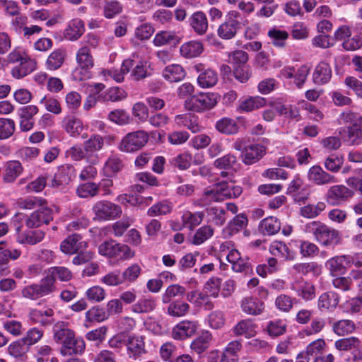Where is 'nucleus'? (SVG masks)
Masks as SVG:
<instances>
[{
    "label": "nucleus",
    "mask_w": 362,
    "mask_h": 362,
    "mask_svg": "<svg viewBox=\"0 0 362 362\" xmlns=\"http://www.w3.org/2000/svg\"><path fill=\"white\" fill-rule=\"evenodd\" d=\"M240 13L236 11H230L226 21L221 24L218 28V36L225 40L233 38L240 28Z\"/></svg>",
    "instance_id": "nucleus-11"
},
{
    "label": "nucleus",
    "mask_w": 362,
    "mask_h": 362,
    "mask_svg": "<svg viewBox=\"0 0 362 362\" xmlns=\"http://www.w3.org/2000/svg\"><path fill=\"white\" fill-rule=\"evenodd\" d=\"M346 255L335 256L327 261L325 267L332 276L344 274L346 272Z\"/></svg>",
    "instance_id": "nucleus-23"
},
{
    "label": "nucleus",
    "mask_w": 362,
    "mask_h": 362,
    "mask_svg": "<svg viewBox=\"0 0 362 362\" xmlns=\"http://www.w3.org/2000/svg\"><path fill=\"white\" fill-rule=\"evenodd\" d=\"M270 252L274 255H281L287 260H293L295 253L283 242H274L270 247Z\"/></svg>",
    "instance_id": "nucleus-48"
},
{
    "label": "nucleus",
    "mask_w": 362,
    "mask_h": 362,
    "mask_svg": "<svg viewBox=\"0 0 362 362\" xmlns=\"http://www.w3.org/2000/svg\"><path fill=\"white\" fill-rule=\"evenodd\" d=\"M163 76L170 83L179 82L185 78V71L180 64H171L164 69Z\"/></svg>",
    "instance_id": "nucleus-30"
},
{
    "label": "nucleus",
    "mask_w": 362,
    "mask_h": 362,
    "mask_svg": "<svg viewBox=\"0 0 362 362\" xmlns=\"http://www.w3.org/2000/svg\"><path fill=\"white\" fill-rule=\"evenodd\" d=\"M185 293V287L179 284H172L166 288L164 293L162 295V302L164 304L170 303L173 298L177 296H182Z\"/></svg>",
    "instance_id": "nucleus-46"
},
{
    "label": "nucleus",
    "mask_w": 362,
    "mask_h": 362,
    "mask_svg": "<svg viewBox=\"0 0 362 362\" xmlns=\"http://www.w3.org/2000/svg\"><path fill=\"white\" fill-rule=\"evenodd\" d=\"M54 341L65 346L73 339L75 335L74 330L69 327V323L64 321H58L53 325L52 327Z\"/></svg>",
    "instance_id": "nucleus-15"
},
{
    "label": "nucleus",
    "mask_w": 362,
    "mask_h": 362,
    "mask_svg": "<svg viewBox=\"0 0 362 362\" xmlns=\"http://www.w3.org/2000/svg\"><path fill=\"white\" fill-rule=\"evenodd\" d=\"M197 82L202 88L213 87L218 82V75L215 71L206 69L199 74Z\"/></svg>",
    "instance_id": "nucleus-43"
},
{
    "label": "nucleus",
    "mask_w": 362,
    "mask_h": 362,
    "mask_svg": "<svg viewBox=\"0 0 362 362\" xmlns=\"http://www.w3.org/2000/svg\"><path fill=\"white\" fill-rule=\"evenodd\" d=\"M204 216V214L202 211L192 213L189 211H186L182 216V226L193 230L202 223Z\"/></svg>",
    "instance_id": "nucleus-39"
},
{
    "label": "nucleus",
    "mask_w": 362,
    "mask_h": 362,
    "mask_svg": "<svg viewBox=\"0 0 362 362\" xmlns=\"http://www.w3.org/2000/svg\"><path fill=\"white\" fill-rule=\"evenodd\" d=\"M30 349L24 340L21 338L9 344L8 353L15 358H26V354Z\"/></svg>",
    "instance_id": "nucleus-34"
},
{
    "label": "nucleus",
    "mask_w": 362,
    "mask_h": 362,
    "mask_svg": "<svg viewBox=\"0 0 362 362\" xmlns=\"http://www.w3.org/2000/svg\"><path fill=\"white\" fill-rule=\"evenodd\" d=\"M62 127L64 130L72 137H77L81 135L83 139L88 138V134L82 132L84 126L82 121L75 116H66L62 121Z\"/></svg>",
    "instance_id": "nucleus-18"
},
{
    "label": "nucleus",
    "mask_w": 362,
    "mask_h": 362,
    "mask_svg": "<svg viewBox=\"0 0 362 362\" xmlns=\"http://www.w3.org/2000/svg\"><path fill=\"white\" fill-rule=\"evenodd\" d=\"M290 288L305 300H310L315 297V288L310 282L296 280L291 284Z\"/></svg>",
    "instance_id": "nucleus-20"
},
{
    "label": "nucleus",
    "mask_w": 362,
    "mask_h": 362,
    "mask_svg": "<svg viewBox=\"0 0 362 362\" xmlns=\"http://www.w3.org/2000/svg\"><path fill=\"white\" fill-rule=\"evenodd\" d=\"M40 103L45 106L47 111L54 115H59L62 111L59 101L53 97L44 96Z\"/></svg>",
    "instance_id": "nucleus-57"
},
{
    "label": "nucleus",
    "mask_w": 362,
    "mask_h": 362,
    "mask_svg": "<svg viewBox=\"0 0 362 362\" xmlns=\"http://www.w3.org/2000/svg\"><path fill=\"white\" fill-rule=\"evenodd\" d=\"M3 328L6 332L15 337L21 336L24 332L22 322L16 320L4 321Z\"/></svg>",
    "instance_id": "nucleus-50"
},
{
    "label": "nucleus",
    "mask_w": 362,
    "mask_h": 362,
    "mask_svg": "<svg viewBox=\"0 0 362 362\" xmlns=\"http://www.w3.org/2000/svg\"><path fill=\"white\" fill-rule=\"evenodd\" d=\"M122 11V5L116 0L109 1L104 6L103 13L107 18H112Z\"/></svg>",
    "instance_id": "nucleus-63"
},
{
    "label": "nucleus",
    "mask_w": 362,
    "mask_h": 362,
    "mask_svg": "<svg viewBox=\"0 0 362 362\" xmlns=\"http://www.w3.org/2000/svg\"><path fill=\"white\" fill-rule=\"evenodd\" d=\"M308 179L318 186L326 185L337 182L336 177L325 171L320 165L312 166L308 173Z\"/></svg>",
    "instance_id": "nucleus-16"
},
{
    "label": "nucleus",
    "mask_w": 362,
    "mask_h": 362,
    "mask_svg": "<svg viewBox=\"0 0 362 362\" xmlns=\"http://www.w3.org/2000/svg\"><path fill=\"white\" fill-rule=\"evenodd\" d=\"M66 52L63 49H57L53 51L46 61L47 69L55 71L59 69L64 62Z\"/></svg>",
    "instance_id": "nucleus-35"
},
{
    "label": "nucleus",
    "mask_w": 362,
    "mask_h": 362,
    "mask_svg": "<svg viewBox=\"0 0 362 362\" xmlns=\"http://www.w3.org/2000/svg\"><path fill=\"white\" fill-rule=\"evenodd\" d=\"M341 119L346 124L344 139L349 144L359 145L362 142V115L352 112H343Z\"/></svg>",
    "instance_id": "nucleus-2"
},
{
    "label": "nucleus",
    "mask_w": 362,
    "mask_h": 362,
    "mask_svg": "<svg viewBox=\"0 0 362 362\" xmlns=\"http://www.w3.org/2000/svg\"><path fill=\"white\" fill-rule=\"evenodd\" d=\"M361 346V341L356 337L341 338L334 342V347L339 351H350L358 349Z\"/></svg>",
    "instance_id": "nucleus-33"
},
{
    "label": "nucleus",
    "mask_w": 362,
    "mask_h": 362,
    "mask_svg": "<svg viewBox=\"0 0 362 362\" xmlns=\"http://www.w3.org/2000/svg\"><path fill=\"white\" fill-rule=\"evenodd\" d=\"M268 35L272 41V44L278 47H283L285 45V41L288 37V34L286 31L278 29H272L269 31Z\"/></svg>",
    "instance_id": "nucleus-62"
},
{
    "label": "nucleus",
    "mask_w": 362,
    "mask_h": 362,
    "mask_svg": "<svg viewBox=\"0 0 362 362\" xmlns=\"http://www.w3.org/2000/svg\"><path fill=\"white\" fill-rule=\"evenodd\" d=\"M21 216L15 215L11 223L17 233V241L21 244L36 245L45 238V232L41 230L29 232L22 231L23 223H21Z\"/></svg>",
    "instance_id": "nucleus-8"
},
{
    "label": "nucleus",
    "mask_w": 362,
    "mask_h": 362,
    "mask_svg": "<svg viewBox=\"0 0 362 362\" xmlns=\"http://www.w3.org/2000/svg\"><path fill=\"white\" fill-rule=\"evenodd\" d=\"M108 314L103 308L94 306L86 313V317L88 321L102 322L108 318Z\"/></svg>",
    "instance_id": "nucleus-61"
},
{
    "label": "nucleus",
    "mask_w": 362,
    "mask_h": 362,
    "mask_svg": "<svg viewBox=\"0 0 362 362\" xmlns=\"http://www.w3.org/2000/svg\"><path fill=\"white\" fill-rule=\"evenodd\" d=\"M156 307V303L151 298H141L134 304L132 310L136 313H145L152 311Z\"/></svg>",
    "instance_id": "nucleus-54"
},
{
    "label": "nucleus",
    "mask_w": 362,
    "mask_h": 362,
    "mask_svg": "<svg viewBox=\"0 0 362 362\" xmlns=\"http://www.w3.org/2000/svg\"><path fill=\"white\" fill-rule=\"evenodd\" d=\"M354 195L352 190L343 185H333L330 187L326 194L325 199L328 204L331 205H338L344 202Z\"/></svg>",
    "instance_id": "nucleus-14"
},
{
    "label": "nucleus",
    "mask_w": 362,
    "mask_h": 362,
    "mask_svg": "<svg viewBox=\"0 0 362 362\" xmlns=\"http://www.w3.org/2000/svg\"><path fill=\"white\" fill-rule=\"evenodd\" d=\"M76 61L80 66L74 71V78L82 81L89 78V73L87 70L91 69L94 65V60L91 55L90 48L87 45L81 47L76 53Z\"/></svg>",
    "instance_id": "nucleus-9"
},
{
    "label": "nucleus",
    "mask_w": 362,
    "mask_h": 362,
    "mask_svg": "<svg viewBox=\"0 0 362 362\" xmlns=\"http://www.w3.org/2000/svg\"><path fill=\"white\" fill-rule=\"evenodd\" d=\"M233 332L235 336L245 335L250 338L256 334L255 325L250 320H243L233 328Z\"/></svg>",
    "instance_id": "nucleus-37"
},
{
    "label": "nucleus",
    "mask_w": 362,
    "mask_h": 362,
    "mask_svg": "<svg viewBox=\"0 0 362 362\" xmlns=\"http://www.w3.org/2000/svg\"><path fill=\"white\" fill-rule=\"evenodd\" d=\"M181 54L186 58H193L199 56L203 51L200 42L190 41L183 44L180 49Z\"/></svg>",
    "instance_id": "nucleus-40"
},
{
    "label": "nucleus",
    "mask_w": 362,
    "mask_h": 362,
    "mask_svg": "<svg viewBox=\"0 0 362 362\" xmlns=\"http://www.w3.org/2000/svg\"><path fill=\"white\" fill-rule=\"evenodd\" d=\"M172 210L171 204L166 202H160L148 209L147 214L149 216H162L169 214Z\"/></svg>",
    "instance_id": "nucleus-59"
},
{
    "label": "nucleus",
    "mask_w": 362,
    "mask_h": 362,
    "mask_svg": "<svg viewBox=\"0 0 362 362\" xmlns=\"http://www.w3.org/2000/svg\"><path fill=\"white\" fill-rule=\"evenodd\" d=\"M241 308L243 311L248 315H258L264 310V304L257 298L248 296L242 300Z\"/></svg>",
    "instance_id": "nucleus-26"
},
{
    "label": "nucleus",
    "mask_w": 362,
    "mask_h": 362,
    "mask_svg": "<svg viewBox=\"0 0 362 362\" xmlns=\"http://www.w3.org/2000/svg\"><path fill=\"white\" fill-rule=\"evenodd\" d=\"M217 97L214 93H200L186 101V107L194 112H203L211 109L217 103Z\"/></svg>",
    "instance_id": "nucleus-12"
},
{
    "label": "nucleus",
    "mask_w": 362,
    "mask_h": 362,
    "mask_svg": "<svg viewBox=\"0 0 362 362\" xmlns=\"http://www.w3.org/2000/svg\"><path fill=\"white\" fill-rule=\"evenodd\" d=\"M16 129L15 122L9 118H0V140L11 137Z\"/></svg>",
    "instance_id": "nucleus-53"
},
{
    "label": "nucleus",
    "mask_w": 362,
    "mask_h": 362,
    "mask_svg": "<svg viewBox=\"0 0 362 362\" xmlns=\"http://www.w3.org/2000/svg\"><path fill=\"white\" fill-rule=\"evenodd\" d=\"M84 30L83 22L80 19H74L64 30V35L66 40L74 41L78 40L83 35Z\"/></svg>",
    "instance_id": "nucleus-29"
},
{
    "label": "nucleus",
    "mask_w": 362,
    "mask_h": 362,
    "mask_svg": "<svg viewBox=\"0 0 362 362\" xmlns=\"http://www.w3.org/2000/svg\"><path fill=\"white\" fill-rule=\"evenodd\" d=\"M44 335L42 329L37 327L29 329L22 339L30 348L34 344L39 342Z\"/></svg>",
    "instance_id": "nucleus-56"
},
{
    "label": "nucleus",
    "mask_w": 362,
    "mask_h": 362,
    "mask_svg": "<svg viewBox=\"0 0 362 362\" xmlns=\"http://www.w3.org/2000/svg\"><path fill=\"white\" fill-rule=\"evenodd\" d=\"M92 210L94 214L93 219L97 221L115 220L119 218L122 213L119 205L107 200L97 202Z\"/></svg>",
    "instance_id": "nucleus-7"
},
{
    "label": "nucleus",
    "mask_w": 362,
    "mask_h": 362,
    "mask_svg": "<svg viewBox=\"0 0 362 362\" xmlns=\"http://www.w3.org/2000/svg\"><path fill=\"white\" fill-rule=\"evenodd\" d=\"M123 167L122 160L116 155L110 156L105 163V168L110 175H116Z\"/></svg>",
    "instance_id": "nucleus-55"
},
{
    "label": "nucleus",
    "mask_w": 362,
    "mask_h": 362,
    "mask_svg": "<svg viewBox=\"0 0 362 362\" xmlns=\"http://www.w3.org/2000/svg\"><path fill=\"white\" fill-rule=\"evenodd\" d=\"M47 204L46 200L37 197H29L21 199L18 202V206L23 209H37Z\"/></svg>",
    "instance_id": "nucleus-47"
},
{
    "label": "nucleus",
    "mask_w": 362,
    "mask_h": 362,
    "mask_svg": "<svg viewBox=\"0 0 362 362\" xmlns=\"http://www.w3.org/2000/svg\"><path fill=\"white\" fill-rule=\"evenodd\" d=\"M189 311V304L181 300H174L170 303L167 309V313L175 317H184Z\"/></svg>",
    "instance_id": "nucleus-41"
},
{
    "label": "nucleus",
    "mask_w": 362,
    "mask_h": 362,
    "mask_svg": "<svg viewBox=\"0 0 362 362\" xmlns=\"http://www.w3.org/2000/svg\"><path fill=\"white\" fill-rule=\"evenodd\" d=\"M37 63L35 59L30 58L28 55L19 62V64L14 66L11 70V75L16 78H22L35 70Z\"/></svg>",
    "instance_id": "nucleus-22"
},
{
    "label": "nucleus",
    "mask_w": 362,
    "mask_h": 362,
    "mask_svg": "<svg viewBox=\"0 0 362 362\" xmlns=\"http://www.w3.org/2000/svg\"><path fill=\"white\" fill-rule=\"evenodd\" d=\"M266 103V100L263 98L256 97V98H250L244 101H243L240 104V109L250 112L255 109H257L259 107H263Z\"/></svg>",
    "instance_id": "nucleus-60"
},
{
    "label": "nucleus",
    "mask_w": 362,
    "mask_h": 362,
    "mask_svg": "<svg viewBox=\"0 0 362 362\" xmlns=\"http://www.w3.org/2000/svg\"><path fill=\"white\" fill-rule=\"evenodd\" d=\"M16 215L21 216V223H23L29 229L40 228L53 221V211L47 204L35 210L29 215L23 214Z\"/></svg>",
    "instance_id": "nucleus-4"
},
{
    "label": "nucleus",
    "mask_w": 362,
    "mask_h": 362,
    "mask_svg": "<svg viewBox=\"0 0 362 362\" xmlns=\"http://www.w3.org/2000/svg\"><path fill=\"white\" fill-rule=\"evenodd\" d=\"M242 192V188L240 186L221 182L214 184L211 189H206L204 191V195L214 202H221L226 199L237 198Z\"/></svg>",
    "instance_id": "nucleus-5"
},
{
    "label": "nucleus",
    "mask_w": 362,
    "mask_h": 362,
    "mask_svg": "<svg viewBox=\"0 0 362 362\" xmlns=\"http://www.w3.org/2000/svg\"><path fill=\"white\" fill-rule=\"evenodd\" d=\"M211 334L208 331L202 332V334L196 338L190 345L192 351L197 354L204 352L209 347V341L211 340Z\"/></svg>",
    "instance_id": "nucleus-42"
},
{
    "label": "nucleus",
    "mask_w": 362,
    "mask_h": 362,
    "mask_svg": "<svg viewBox=\"0 0 362 362\" xmlns=\"http://www.w3.org/2000/svg\"><path fill=\"white\" fill-rule=\"evenodd\" d=\"M127 94L125 91L118 87H112L107 91L99 95L103 101H119L126 98Z\"/></svg>",
    "instance_id": "nucleus-49"
},
{
    "label": "nucleus",
    "mask_w": 362,
    "mask_h": 362,
    "mask_svg": "<svg viewBox=\"0 0 362 362\" xmlns=\"http://www.w3.org/2000/svg\"><path fill=\"white\" fill-rule=\"evenodd\" d=\"M148 139V134L143 130L128 133L121 140L118 148L124 153L135 152L142 148Z\"/></svg>",
    "instance_id": "nucleus-6"
},
{
    "label": "nucleus",
    "mask_w": 362,
    "mask_h": 362,
    "mask_svg": "<svg viewBox=\"0 0 362 362\" xmlns=\"http://www.w3.org/2000/svg\"><path fill=\"white\" fill-rule=\"evenodd\" d=\"M308 230L323 245H336L340 242L339 231L320 221H313L307 225Z\"/></svg>",
    "instance_id": "nucleus-3"
},
{
    "label": "nucleus",
    "mask_w": 362,
    "mask_h": 362,
    "mask_svg": "<svg viewBox=\"0 0 362 362\" xmlns=\"http://www.w3.org/2000/svg\"><path fill=\"white\" fill-rule=\"evenodd\" d=\"M86 347L85 342L82 338L76 337L74 335L73 339L69 341L65 346H61L60 353L63 356H71L80 354L83 352Z\"/></svg>",
    "instance_id": "nucleus-27"
},
{
    "label": "nucleus",
    "mask_w": 362,
    "mask_h": 362,
    "mask_svg": "<svg viewBox=\"0 0 362 362\" xmlns=\"http://www.w3.org/2000/svg\"><path fill=\"white\" fill-rule=\"evenodd\" d=\"M99 253L103 256L115 257L119 255L128 259L134 256V252L126 245L117 243L115 240L105 241L98 247Z\"/></svg>",
    "instance_id": "nucleus-10"
},
{
    "label": "nucleus",
    "mask_w": 362,
    "mask_h": 362,
    "mask_svg": "<svg viewBox=\"0 0 362 362\" xmlns=\"http://www.w3.org/2000/svg\"><path fill=\"white\" fill-rule=\"evenodd\" d=\"M206 214L209 218V221L217 226H223L226 221V211L223 209L218 207H211L206 209Z\"/></svg>",
    "instance_id": "nucleus-52"
},
{
    "label": "nucleus",
    "mask_w": 362,
    "mask_h": 362,
    "mask_svg": "<svg viewBox=\"0 0 362 362\" xmlns=\"http://www.w3.org/2000/svg\"><path fill=\"white\" fill-rule=\"evenodd\" d=\"M105 146V139L103 136L94 134L83 142V148L88 153V163L91 165L97 164L100 160L98 152Z\"/></svg>",
    "instance_id": "nucleus-13"
},
{
    "label": "nucleus",
    "mask_w": 362,
    "mask_h": 362,
    "mask_svg": "<svg viewBox=\"0 0 362 362\" xmlns=\"http://www.w3.org/2000/svg\"><path fill=\"white\" fill-rule=\"evenodd\" d=\"M126 346L129 358L136 359L146 353L145 344L141 337H129Z\"/></svg>",
    "instance_id": "nucleus-24"
},
{
    "label": "nucleus",
    "mask_w": 362,
    "mask_h": 362,
    "mask_svg": "<svg viewBox=\"0 0 362 362\" xmlns=\"http://www.w3.org/2000/svg\"><path fill=\"white\" fill-rule=\"evenodd\" d=\"M197 323L192 321H182L172 330V337L176 340H183L192 336L197 330Z\"/></svg>",
    "instance_id": "nucleus-19"
},
{
    "label": "nucleus",
    "mask_w": 362,
    "mask_h": 362,
    "mask_svg": "<svg viewBox=\"0 0 362 362\" xmlns=\"http://www.w3.org/2000/svg\"><path fill=\"white\" fill-rule=\"evenodd\" d=\"M189 23L194 32L199 35H203L207 30L208 21L206 15L202 11L193 13L189 18Z\"/></svg>",
    "instance_id": "nucleus-31"
},
{
    "label": "nucleus",
    "mask_w": 362,
    "mask_h": 362,
    "mask_svg": "<svg viewBox=\"0 0 362 362\" xmlns=\"http://www.w3.org/2000/svg\"><path fill=\"white\" fill-rule=\"evenodd\" d=\"M4 180L6 182L14 181L22 173L23 168L18 160H10L4 165Z\"/></svg>",
    "instance_id": "nucleus-32"
},
{
    "label": "nucleus",
    "mask_w": 362,
    "mask_h": 362,
    "mask_svg": "<svg viewBox=\"0 0 362 362\" xmlns=\"http://www.w3.org/2000/svg\"><path fill=\"white\" fill-rule=\"evenodd\" d=\"M339 300V295L334 292H327L322 294L318 299L320 309L333 310L337 308Z\"/></svg>",
    "instance_id": "nucleus-38"
},
{
    "label": "nucleus",
    "mask_w": 362,
    "mask_h": 362,
    "mask_svg": "<svg viewBox=\"0 0 362 362\" xmlns=\"http://www.w3.org/2000/svg\"><path fill=\"white\" fill-rule=\"evenodd\" d=\"M293 269L298 274L306 275L313 273L317 275L320 272V267L315 262L298 263L293 265Z\"/></svg>",
    "instance_id": "nucleus-58"
},
{
    "label": "nucleus",
    "mask_w": 362,
    "mask_h": 362,
    "mask_svg": "<svg viewBox=\"0 0 362 362\" xmlns=\"http://www.w3.org/2000/svg\"><path fill=\"white\" fill-rule=\"evenodd\" d=\"M86 246L87 244L82 240V237L79 234L74 233L62 242L60 248L62 252L73 255L82 252Z\"/></svg>",
    "instance_id": "nucleus-17"
},
{
    "label": "nucleus",
    "mask_w": 362,
    "mask_h": 362,
    "mask_svg": "<svg viewBox=\"0 0 362 362\" xmlns=\"http://www.w3.org/2000/svg\"><path fill=\"white\" fill-rule=\"evenodd\" d=\"M281 229L280 221L274 216H269L263 219L259 225V231L264 235H272Z\"/></svg>",
    "instance_id": "nucleus-28"
},
{
    "label": "nucleus",
    "mask_w": 362,
    "mask_h": 362,
    "mask_svg": "<svg viewBox=\"0 0 362 362\" xmlns=\"http://www.w3.org/2000/svg\"><path fill=\"white\" fill-rule=\"evenodd\" d=\"M216 129L226 135L235 134L238 132V125L237 122L228 117H223L218 120L215 124Z\"/></svg>",
    "instance_id": "nucleus-36"
},
{
    "label": "nucleus",
    "mask_w": 362,
    "mask_h": 362,
    "mask_svg": "<svg viewBox=\"0 0 362 362\" xmlns=\"http://www.w3.org/2000/svg\"><path fill=\"white\" fill-rule=\"evenodd\" d=\"M264 148L258 144L248 145L241 153L242 161L245 165H252L257 163L264 154Z\"/></svg>",
    "instance_id": "nucleus-21"
},
{
    "label": "nucleus",
    "mask_w": 362,
    "mask_h": 362,
    "mask_svg": "<svg viewBox=\"0 0 362 362\" xmlns=\"http://www.w3.org/2000/svg\"><path fill=\"white\" fill-rule=\"evenodd\" d=\"M171 163L173 166L181 170H187L191 165L192 156L190 153L186 152L181 153L175 157Z\"/></svg>",
    "instance_id": "nucleus-64"
},
{
    "label": "nucleus",
    "mask_w": 362,
    "mask_h": 362,
    "mask_svg": "<svg viewBox=\"0 0 362 362\" xmlns=\"http://www.w3.org/2000/svg\"><path fill=\"white\" fill-rule=\"evenodd\" d=\"M214 234V229L210 226H204L199 228L193 236L192 243L199 245L210 238Z\"/></svg>",
    "instance_id": "nucleus-51"
},
{
    "label": "nucleus",
    "mask_w": 362,
    "mask_h": 362,
    "mask_svg": "<svg viewBox=\"0 0 362 362\" xmlns=\"http://www.w3.org/2000/svg\"><path fill=\"white\" fill-rule=\"evenodd\" d=\"M99 185L94 182L80 185L76 189V194L81 198L93 197L99 194Z\"/></svg>",
    "instance_id": "nucleus-45"
},
{
    "label": "nucleus",
    "mask_w": 362,
    "mask_h": 362,
    "mask_svg": "<svg viewBox=\"0 0 362 362\" xmlns=\"http://www.w3.org/2000/svg\"><path fill=\"white\" fill-rule=\"evenodd\" d=\"M55 279L48 270L38 284H32L23 287L21 296L24 298L36 300L43 296L52 294L56 291Z\"/></svg>",
    "instance_id": "nucleus-1"
},
{
    "label": "nucleus",
    "mask_w": 362,
    "mask_h": 362,
    "mask_svg": "<svg viewBox=\"0 0 362 362\" xmlns=\"http://www.w3.org/2000/svg\"><path fill=\"white\" fill-rule=\"evenodd\" d=\"M332 78V69L329 64L325 62H320L315 67L313 80L315 84L327 83Z\"/></svg>",
    "instance_id": "nucleus-25"
},
{
    "label": "nucleus",
    "mask_w": 362,
    "mask_h": 362,
    "mask_svg": "<svg viewBox=\"0 0 362 362\" xmlns=\"http://www.w3.org/2000/svg\"><path fill=\"white\" fill-rule=\"evenodd\" d=\"M333 332L339 336H345L354 332L355 323L349 320H341L334 323Z\"/></svg>",
    "instance_id": "nucleus-44"
}]
</instances>
